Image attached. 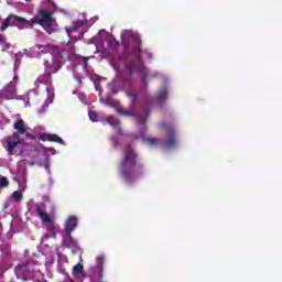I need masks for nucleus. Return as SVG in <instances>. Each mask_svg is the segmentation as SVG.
I'll use <instances>...</instances> for the list:
<instances>
[{
  "instance_id": "obj_1",
  "label": "nucleus",
  "mask_w": 282,
  "mask_h": 282,
  "mask_svg": "<svg viewBox=\"0 0 282 282\" xmlns=\"http://www.w3.org/2000/svg\"><path fill=\"white\" fill-rule=\"evenodd\" d=\"M34 25H41L46 34H54L58 31V24L53 13L47 9H41L37 11L35 18L28 20L15 14L8 15L7 19L0 25V32H6L8 28H18L20 30H30Z\"/></svg>"
},
{
  "instance_id": "obj_2",
  "label": "nucleus",
  "mask_w": 282,
  "mask_h": 282,
  "mask_svg": "<svg viewBox=\"0 0 282 282\" xmlns=\"http://www.w3.org/2000/svg\"><path fill=\"white\" fill-rule=\"evenodd\" d=\"M35 50H40L41 54H51L52 59H45L44 74L40 75L35 80L36 87L40 85H50L52 83V74H58L65 65V56H67V50L54 45V44H36Z\"/></svg>"
},
{
  "instance_id": "obj_3",
  "label": "nucleus",
  "mask_w": 282,
  "mask_h": 282,
  "mask_svg": "<svg viewBox=\"0 0 282 282\" xmlns=\"http://www.w3.org/2000/svg\"><path fill=\"white\" fill-rule=\"evenodd\" d=\"M131 50L134 55V59H131L129 55H118L119 61L123 62L126 76L122 77L123 83H129L133 74H141V85L147 87V77L149 76V69L144 66L142 61V37L140 35H133L131 37Z\"/></svg>"
},
{
  "instance_id": "obj_4",
  "label": "nucleus",
  "mask_w": 282,
  "mask_h": 282,
  "mask_svg": "<svg viewBox=\"0 0 282 282\" xmlns=\"http://www.w3.org/2000/svg\"><path fill=\"white\" fill-rule=\"evenodd\" d=\"M119 173L126 184H135L144 175V165L138 163V153L131 145L123 149V158L119 163Z\"/></svg>"
},
{
  "instance_id": "obj_5",
  "label": "nucleus",
  "mask_w": 282,
  "mask_h": 282,
  "mask_svg": "<svg viewBox=\"0 0 282 282\" xmlns=\"http://www.w3.org/2000/svg\"><path fill=\"white\" fill-rule=\"evenodd\" d=\"M13 128L18 132H14L12 137H9L7 139V150L9 153H12L14 149H17L19 144H21V135H25V132L28 131V128L25 127V121H23V119L17 120L13 124Z\"/></svg>"
},
{
  "instance_id": "obj_6",
  "label": "nucleus",
  "mask_w": 282,
  "mask_h": 282,
  "mask_svg": "<svg viewBox=\"0 0 282 282\" xmlns=\"http://www.w3.org/2000/svg\"><path fill=\"white\" fill-rule=\"evenodd\" d=\"M142 111L144 113V117H141L140 115H138V111L135 110V106L133 105H130V108L128 110H124L122 108L118 109V113H120V116H137V121L139 122V124L144 127L147 124V120H149V116L151 111L147 106H142Z\"/></svg>"
},
{
  "instance_id": "obj_7",
  "label": "nucleus",
  "mask_w": 282,
  "mask_h": 282,
  "mask_svg": "<svg viewBox=\"0 0 282 282\" xmlns=\"http://www.w3.org/2000/svg\"><path fill=\"white\" fill-rule=\"evenodd\" d=\"M36 213H37V216L42 219L46 230L48 232H54L55 226H54V220H52V217H50L47 213L41 207L37 208Z\"/></svg>"
},
{
  "instance_id": "obj_8",
  "label": "nucleus",
  "mask_w": 282,
  "mask_h": 282,
  "mask_svg": "<svg viewBox=\"0 0 282 282\" xmlns=\"http://www.w3.org/2000/svg\"><path fill=\"white\" fill-rule=\"evenodd\" d=\"M161 128L164 129V131H167V133H170V138L167 140L163 141V147H165V149H171L173 147H175V128H173V126H169L166 123H162Z\"/></svg>"
},
{
  "instance_id": "obj_9",
  "label": "nucleus",
  "mask_w": 282,
  "mask_h": 282,
  "mask_svg": "<svg viewBox=\"0 0 282 282\" xmlns=\"http://www.w3.org/2000/svg\"><path fill=\"white\" fill-rule=\"evenodd\" d=\"M76 226H78V218L76 216L68 217L65 223L66 235H72L76 230Z\"/></svg>"
},
{
  "instance_id": "obj_10",
  "label": "nucleus",
  "mask_w": 282,
  "mask_h": 282,
  "mask_svg": "<svg viewBox=\"0 0 282 282\" xmlns=\"http://www.w3.org/2000/svg\"><path fill=\"white\" fill-rule=\"evenodd\" d=\"M39 140H42V142H46L47 140L48 142H57V144H65V141H63V139L58 137V134L43 133L39 137Z\"/></svg>"
},
{
  "instance_id": "obj_11",
  "label": "nucleus",
  "mask_w": 282,
  "mask_h": 282,
  "mask_svg": "<svg viewBox=\"0 0 282 282\" xmlns=\"http://www.w3.org/2000/svg\"><path fill=\"white\" fill-rule=\"evenodd\" d=\"M62 245L64 248H76V246H78V241L74 240L72 234H66V236L63 237Z\"/></svg>"
},
{
  "instance_id": "obj_12",
  "label": "nucleus",
  "mask_w": 282,
  "mask_h": 282,
  "mask_svg": "<svg viewBox=\"0 0 282 282\" xmlns=\"http://www.w3.org/2000/svg\"><path fill=\"white\" fill-rule=\"evenodd\" d=\"M2 94H10V95L17 94V86H14V84L12 83L7 84L2 89Z\"/></svg>"
},
{
  "instance_id": "obj_13",
  "label": "nucleus",
  "mask_w": 282,
  "mask_h": 282,
  "mask_svg": "<svg viewBox=\"0 0 282 282\" xmlns=\"http://www.w3.org/2000/svg\"><path fill=\"white\" fill-rule=\"evenodd\" d=\"M97 268L99 269V278L102 279V272H104V267L102 264L105 263V257L99 256L96 259Z\"/></svg>"
},
{
  "instance_id": "obj_14",
  "label": "nucleus",
  "mask_w": 282,
  "mask_h": 282,
  "mask_svg": "<svg viewBox=\"0 0 282 282\" xmlns=\"http://www.w3.org/2000/svg\"><path fill=\"white\" fill-rule=\"evenodd\" d=\"M84 25L83 21H76L74 24L67 29V35L72 36V32H76V30H80V26Z\"/></svg>"
},
{
  "instance_id": "obj_15",
  "label": "nucleus",
  "mask_w": 282,
  "mask_h": 282,
  "mask_svg": "<svg viewBox=\"0 0 282 282\" xmlns=\"http://www.w3.org/2000/svg\"><path fill=\"white\" fill-rule=\"evenodd\" d=\"M126 96L131 99V105L135 106V104L138 102V94H135V91L133 90H128L126 91Z\"/></svg>"
},
{
  "instance_id": "obj_16",
  "label": "nucleus",
  "mask_w": 282,
  "mask_h": 282,
  "mask_svg": "<svg viewBox=\"0 0 282 282\" xmlns=\"http://www.w3.org/2000/svg\"><path fill=\"white\" fill-rule=\"evenodd\" d=\"M85 272V267L82 263H77L73 267V275L76 276L78 274H83Z\"/></svg>"
},
{
  "instance_id": "obj_17",
  "label": "nucleus",
  "mask_w": 282,
  "mask_h": 282,
  "mask_svg": "<svg viewBox=\"0 0 282 282\" xmlns=\"http://www.w3.org/2000/svg\"><path fill=\"white\" fill-rule=\"evenodd\" d=\"M169 97V93L166 91V89H162L158 96H156V100L159 102H164V100H166V98Z\"/></svg>"
},
{
  "instance_id": "obj_18",
  "label": "nucleus",
  "mask_w": 282,
  "mask_h": 282,
  "mask_svg": "<svg viewBox=\"0 0 282 282\" xmlns=\"http://www.w3.org/2000/svg\"><path fill=\"white\" fill-rule=\"evenodd\" d=\"M108 123L110 127H115V129H119L120 128V121L118 119H113L112 117H109L107 119Z\"/></svg>"
},
{
  "instance_id": "obj_19",
  "label": "nucleus",
  "mask_w": 282,
  "mask_h": 282,
  "mask_svg": "<svg viewBox=\"0 0 282 282\" xmlns=\"http://www.w3.org/2000/svg\"><path fill=\"white\" fill-rule=\"evenodd\" d=\"M12 199H14V202H21L23 199V193H21L20 191H15L11 194Z\"/></svg>"
},
{
  "instance_id": "obj_20",
  "label": "nucleus",
  "mask_w": 282,
  "mask_h": 282,
  "mask_svg": "<svg viewBox=\"0 0 282 282\" xmlns=\"http://www.w3.org/2000/svg\"><path fill=\"white\" fill-rule=\"evenodd\" d=\"M10 186V181H8V177L2 176L0 177V188H8Z\"/></svg>"
},
{
  "instance_id": "obj_21",
  "label": "nucleus",
  "mask_w": 282,
  "mask_h": 282,
  "mask_svg": "<svg viewBox=\"0 0 282 282\" xmlns=\"http://www.w3.org/2000/svg\"><path fill=\"white\" fill-rule=\"evenodd\" d=\"M144 141L147 142V144H149V147H155V144L160 143V140L155 138H147L144 139Z\"/></svg>"
},
{
  "instance_id": "obj_22",
  "label": "nucleus",
  "mask_w": 282,
  "mask_h": 282,
  "mask_svg": "<svg viewBox=\"0 0 282 282\" xmlns=\"http://www.w3.org/2000/svg\"><path fill=\"white\" fill-rule=\"evenodd\" d=\"M88 116L93 122H98V113L96 111H89Z\"/></svg>"
},
{
  "instance_id": "obj_23",
  "label": "nucleus",
  "mask_w": 282,
  "mask_h": 282,
  "mask_svg": "<svg viewBox=\"0 0 282 282\" xmlns=\"http://www.w3.org/2000/svg\"><path fill=\"white\" fill-rule=\"evenodd\" d=\"M28 262H23L17 267V270H28Z\"/></svg>"
},
{
  "instance_id": "obj_24",
  "label": "nucleus",
  "mask_w": 282,
  "mask_h": 282,
  "mask_svg": "<svg viewBox=\"0 0 282 282\" xmlns=\"http://www.w3.org/2000/svg\"><path fill=\"white\" fill-rule=\"evenodd\" d=\"M25 138H28L29 140H36V137H34L32 133L28 132V130L24 133Z\"/></svg>"
},
{
  "instance_id": "obj_25",
  "label": "nucleus",
  "mask_w": 282,
  "mask_h": 282,
  "mask_svg": "<svg viewBox=\"0 0 282 282\" xmlns=\"http://www.w3.org/2000/svg\"><path fill=\"white\" fill-rule=\"evenodd\" d=\"M0 43H6V36L0 33Z\"/></svg>"
},
{
  "instance_id": "obj_26",
  "label": "nucleus",
  "mask_w": 282,
  "mask_h": 282,
  "mask_svg": "<svg viewBox=\"0 0 282 282\" xmlns=\"http://www.w3.org/2000/svg\"><path fill=\"white\" fill-rule=\"evenodd\" d=\"M122 45L124 46L126 50H129V45H127V43L122 42Z\"/></svg>"
},
{
  "instance_id": "obj_27",
  "label": "nucleus",
  "mask_w": 282,
  "mask_h": 282,
  "mask_svg": "<svg viewBox=\"0 0 282 282\" xmlns=\"http://www.w3.org/2000/svg\"><path fill=\"white\" fill-rule=\"evenodd\" d=\"M46 151H54V148H46Z\"/></svg>"
},
{
  "instance_id": "obj_28",
  "label": "nucleus",
  "mask_w": 282,
  "mask_h": 282,
  "mask_svg": "<svg viewBox=\"0 0 282 282\" xmlns=\"http://www.w3.org/2000/svg\"><path fill=\"white\" fill-rule=\"evenodd\" d=\"M9 207H10V204H6V205H4V208H9Z\"/></svg>"
},
{
  "instance_id": "obj_29",
  "label": "nucleus",
  "mask_w": 282,
  "mask_h": 282,
  "mask_svg": "<svg viewBox=\"0 0 282 282\" xmlns=\"http://www.w3.org/2000/svg\"><path fill=\"white\" fill-rule=\"evenodd\" d=\"M78 83H83V79H78Z\"/></svg>"
},
{
  "instance_id": "obj_30",
  "label": "nucleus",
  "mask_w": 282,
  "mask_h": 282,
  "mask_svg": "<svg viewBox=\"0 0 282 282\" xmlns=\"http://www.w3.org/2000/svg\"><path fill=\"white\" fill-rule=\"evenodd\" d=\"M112 140H115V141H116V138H112Z\"/></svg>"
},
{
  "instance_id": "obj_31",
  "label": "nucleus",
  "mask_w": 282,
  "mask_h": 282,
  "mask_svg": "<svg viewBox=\"0 0 282 282\" xmlns=\"http://www.w3.org/2000/svg\"><path fill=\"white\" fill-rule=\"evenodd\" d=\"M25 1H32V0H25Z\"/></svg>"
}]
</instances>
